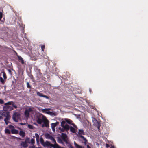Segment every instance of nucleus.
Instances as JSON below:
<instances>
[{
	"label": "nucleus",
	"mask_w": 148,
	"mask_h": 148,
	"mask_svg": "<svg viewBox=\"0 0 148 148\" xmlns=\"http://www.w3.org/2000/svg\"><path fill=\"white\" fill-rule=\"evenodd\" d=\"M87 148H90V146L88 145H87Z\"/></svg>",
	"instance_id": "obj_48"
},
{
	"label": "nucleus",
	"mask_w": 148,
	"mask_h": 148,
	"mask_svg": "<svg viewBox=\"0 0 148 148\" xmlns=\"http://www.w3.org/2000/svg\"><path fill=\"white\" fill-rule=\"evenodd\" d=\"M8 127L10 129V130H11V132L15 128L13 126L11 125H9L8 126Z\"/></svg>",
	"instance_id": "obj_23"
},
{
	"label": "nucleus",
	"mask_w": 148,
	"mask_h": 148,
	"mask_svg": "<svg viewBox=\"0 0 148 148\" xmlns=\"http://www.w3.org/2000/svg\"><path fill=\"white\" fill-rule=\"evenodd\" d=\"M27 87L29 88H31V86L29 84V82H27Z\"/></svg>",
	"instance_id": "obj_34"
},
{
	"label": "nucleus",
	"mask_w": 148,
	"mask_h": 148,
	"mask_svg": "<svg viewBox=\"0 0 148 148\" xmlns=\"http://www.w3.org/2000/svg\"><path fill=\"white\" fill-rule=\"evenodd\" d=\"M4 103V101L2 99H0V104H3Z\"/></svg>",
	"instance_id": "obj_35"
},
{
	"label": "nucleus",
	"mask_w": 148,
	"mask_h": 148,
	"mask_svg": "<svg viewBox=\"0 0 148 148\" xmlns=\"http://www.w3.org/2000/svg\"><path fill=\"white\" fill-rule=\"evenodd\" d=\"M40 142L41 143V144H42L43 145V144L45 142H44V141L43 140V138L42 137H41L40 138Z\"/></svg>",
	"instance_id": "obj_28"
},
{
	"label": "nucleus",
	"mask_w": 148,
	"mask_h": 148,
	"mask_svg": "<svg viewBox=\"0 0 148 148\" xmlns=\"http://www.w3.org/2000/svg\"><path fill=\"white\" fill-rule=\"evenodd\" d=\"M52 141V143L53 144H51V147L53 148H56L55 147H56L57 146L56 145H58L56 142L55 140L54 139Z\"/></svg>",
	"instance_id": "obj_12"
},
{
	"label": "nucleus",
	"mask_w": 148,
	"mask_h": 148,
	"mask_svg": "<svg viewBox=\"0 0 148 148\" xmlns=\"http://www.w3.org/2000/svg\"><path fill=\"white\" fill-rule=\"evenodd\" d=\"M4 116L6 117L4 119V121L6 125H7L9 123H10L9 121L10 118V116L9 114V112H7L6 114H4Z\"/></svg>",
	"instance_id": "obj_4"
},
{
	"label": "nucleus",
	"mask_w": 148,
	"mask_h": 148,
	"mask_svg": "<svg viewBox=\"0 0 148 148\" xmlns=\"http://www.w3.org/2000/svg\"><path fill=\"white\" fill-rule=\"evenodd\" d=\"M110 148H115L113 146H112Z\"/></svg>",
	"instance_id": "obj_49"
},
{
	"label": "nucleus",
	"mask_w": 148,
	"mask_h": 148,
	"mask_svg": "<svg viewBox=\"0 0 148 148\" xmlns=\"http://www.w3.org/2000/svg\"><path fill=\"white\" fill-rule=\"evenodd\" d=\"M81 137L85 141V142H86V138L83 136H81Z\"/></svg>",
	"instance_id": "obj_39"
},
{
	"label": "nucleus",
	"mask_w": 148,
	"mask_h": 148,
	"mask_svg": "<svg viewBox=\"0 0 148 148\" xmlns=\"http://www.w3.org/2000/svg\"><path fill=\"white\" fill-rule=\"evenodd\" d=\"M18 58L20 61V62L22 64H23L24 63V60L22 57L18 55L17 56Z\"/></svg>",
	"instance_id": "obj_13"
},
{
	"label": "nucleus",
	"mask_w": 148,
	"mask_h": 148,
	"mask_svg": "<svg viewBox=\"0 0 148 148\" xmlns=\"http://www.w3.org/2000/svg\"><path fill=\"white\" fill-rule=\"evenodd\" d=\"M11 132L12 134H17L19 133L18 131L15 129L12 130Z\"/></svg>",
	"instance_id": "obj_18"
},
{
	"label": "nucleus",
	"mask_w": 148,
	"mask_h": 148,
	"mask_svg": "<svg viewBox=\"0 0 148 148\" xmlns=\"http://www.w3.org/2000/svg\"><path fill=\"white\" fill-rule=\"evenodd\" d=\"M45 113H47L51 116H55L56 115V114L51 112H45Z\"/></svg>",
	"instance_id": "obj_16"
},
{
	"label": "nucleus",
	"mask_w": 148,
	"mask_h": 148,
	"mask_svg": "<svg viewBox=\"0 0 148 148\" xmlns=\"http://www.w3.org/2000/svg\"><path fill=\"white\" fill-rule=\"evenodd\" d=\"M56 145L57 146L56 147H55L56 148H64V147H60V146H59V145Z\"/></svg>",
	"instance_id": "obj_38"
},
{
	"label": "nucleus",
	"mask_w": 148,
	"mask_h": 148,
	"mask_svg": "<svg viewBox=\"0 0 148 148\" xmlns=\"http://www.w3.org/2000/svg\"><path fill=\"white\" fill-rule=\"evenodd\" d=\"M65 121L68 124H71L72 125H73V124H74L73 123V122L71 120L68 119H66V120Z\"/></svg>",
	"instance_id": "obj_17"
},
{
	"label": "nucleus",
	"mask_w": 148,
	"mask_h": 148,
	"mask_svg": "<svg viewBox=\"0 0 148 148\" xmlns=\"http://www.w3.org/2000/svg\"><path fill=\"white\" fill-rule=\"evenodd\" d=\"M63 127L64 130L66 131H68L69 129L70 126L68 124H66Z\"/></svg>",
	"instance_id": "obj_14"
},
{
	"label": "nucleus",
	"mask_w": 148,
	"mask_h": 148,
	"mask_svg": "<svg viewBox=\"0 0 148 148\" xmlns=\"http://www.w3.org/2000/svg\"><path fill=\"white\" fill-rule=\"evenodd\" d=\"M3 16L2 12H0V20L2 18Z\"/></svg>",
	"instance_id": "obj_36"
},
{
	"label": "nucleus",
	"mask_w": 148,
	"mask_h": 148,
	"mask_svg": "<svg viewBox=\"0 0 148 148\" xmlns=\"http://www.w3.org/2000/svg\"><path fill=\"white\" fill-rule=\"evenodd\" d=\"M2 74L3 77L4 79L6 80L7 79V77L6 76V75L5 72L3 71L1 72V73L0 74V77L1 76V75Z\"/></svg>",
	"instance_id": "obj_15"
},
{
	"label": "nucleus",
	"mask_w": 148,
	"mask_h": 148,
	"mask_svg": "<svg viewBox=\"0 0 148 148\" xmlns=\"http://www.w3.org/2000/svg\"><path fill=\"white\" fill-rule=\"evenodd\" d=\"M51 136L48 134H46L45 135L46 138L47 139H49Z\"/></svg>",
	"instance_id": "obj_26"
},
{
	"label": "nucleus",
	"mask_w": 148,
	"mask_h": 148,
	"mask_svg": "<svg viewBox=\"0 0 148 148\" xmlns=\"http://www.w3.org/2000/svg\"><path fill=\"white\" fill-rule=\"evenodd\" d=\"M89 90H90V89Z\"/></svg>",
	"instance_id": "obj_54"
},
{
	"label": "nucleus",
	"mask_w": 148,
	"mask_h": 148,
	"mask_svg": "<svg viewBox=\"0 0 148 148\" xmlns=\"http://www.w3.org/2000/svg\"><path fill=\"white\" fill-rule=\"evenodd\" d=\"M37 94L38 95L41 97H43V95L42 93H41L39 92H38L37 93Z\"/></svg>",
	"instance_id": "obj_31"
},
{
	"label": "nucleus",
	"mask_w": 148,
	"mask_h": 148,
	"mask_svg": "<svg viewBox=\"0 0 148 148\" xmlns=\"http://www.w3.org/2000/svg\"><path fill=\"white\" fill-rule=\"evenodd\" d=\"M92 120L93 123V125L96 126L98 128L99 131L100 130V127L101 126V123L99 121H97L94 117H92Z\"/></svg>",
	"instance_id": "obj_2"
},
{
	"label": "nucleus",
	"mask_w": 148,
	"mask_h": 148,
	"mask_svg": "<svg viewBox=\"0 0 148 148\" xmlns=\"http://www.w3.org/2000/svg\"><path fill=\"white\" fill-rule=\"evenodd\" d=\"M78 134L79 135L84 134V131L83 130H79Z\"/></svg>",
	"instance_id": "obj_27"
},
{
	"label": "nucleus",
	"mask_w": 148,
	"mask_h": 148,
	"mask_svg": "<svg viewBox=\"0 0 148 148\" xmlns=\"http://www.w3.org/2000/svg\"><path fill=\"white\" fill-rule=\"evenodd\" d=\"M2 118V116H0V120Z\"/></svg>",
	"instance_id": "obj_52"
},
{
	"label": "nucleus",
	"mask_w": 148,
	"mask_h": 148,
	"mask_svg": "<svg viewBox=\"0 0 148 148\" xmlns=\"http://www.w3.org/2000/svg\"><path fill=\"white\" fill-rule=\"evenodd\" d=\"M20 146H21V148H26L28 146V144L26 143L25 141H21L20 144Z\"/></svg>",
	"instance_id": "obj_9"
},
{
	"label": "nucleus",
	"mask_w": 148,
	"mask_h": 148,
	"mask_svg": "<svg viewBox=\"0 0 148 148\" xmlns=\"http://www.w3.org/2000/svg\"><path fill=\"white\" fill-rule=\"evenodd\" d=\"M43 124L42 125V127H49L48 121L46 118L43 119Z\"/></svg>",
	"instance_id": "obj_7"
},
{
	"label": "nucleus",
	"mask_w": 148,
	"mask_h": 148,
	"mask_svg": "<svg viewBox=\"0 0 148 148\" xmlns=\"http://www.w3.org/2000/svg\"><path fill=\"white\" fill-rule=\"evenodd\" d=\"M54 138L52 136H51L50 138H49V139H50L51 141H52Z\"/></svg>",
	"instance_id": "obj_42"
},
{
	"label": "nucleus",
	"mask_w": 148,
	"mask_h": 148,
	"mask_svg": "<svg viewBox=\"0 0 148 148\" xmlns=\"http://www.w3.org/2000/svg\"><path fill=\"white\" fill-rule=\"evenodd\" d=\"M8 71H9V72H10V73L11 72V71L10 70H9Z\"/></svg>",
	"instance_id": "obj_50"
},
{
	"label": "nucleus",
	"mask_w": 148,
	"mask_h": 148,
	"mask_svg": "<svg viewBox=\"0 0 148 148\" xmlns=\"http://www.w3.org/2000/svg\"><path fill=\"white\" fill-rule=\"evenodd\" d=\"M5 106L3 107L4 111H11L13 109V107L16 108L17 106L15 104V103L12 101H9L4 104Z\"/></svg>",
	"instance_id": "obj_1"
},
{
	"label": "nucleus",
	"mask_w": 148,
	"mask_h": 148,
	"mask_svg": "<svg viewBox=\"0 0 148 148\" xmlns=\"http://www.w3.org/2000/svg\"><path fill=\"white\" fill-rule=\"evenodd\" d=\"M56 123V125H58V124H59V122H57L56 123Z\"/></svg>",
	"instance_id": "obj_46"
},
{
	"label": "nucleus",
	"mask_w": 148,
	"mask_h": 148,
	"mask_svg": "<svg viewBox=\"0 0 148 148\" xmlns=\"http://www.w3.org/2000/svg\"><path fill=\"white\" fill-rule=\"evenodd\" d=\"M66 124V123L65 121H62V122H61V126L62 127H63Z\"/></svg>",
	"instance_id": "obj_25"
},
{
	"label": "nucleus",
	"mask_w": 148,
	"mask_h": 148,
	"mask_svg": "<svg viewBox=\"0 0 148 148\" xmlns=\"http://www.w3.org/2000/svg\"><path fill=\"white\" fill-rule=\"evenodd\" d=\"M12 137H14V138H17V137H16L15 136H13Z\"/></svg>",
	"instance_id": "obj_53"
},
{
	"label": "nucleus",
	"mask_w": 148,
	"mask_h": 148,
	"mask_svg": "<svg viewBox=\"0 0 148 148\" xmlns=\"http://www.w3.org/2000/svg\"><path fill=\"white\" fill-rule=\"evenodd\" d=\"M35 136L36 141L38 142L39 141V136L37 133H35Z\"/></svg>",
	"instance_id": "obj_20"
},
{
	"label": "nucleus",
	"mask_w": 148,
	"mask_h": 148,
	"mask_svg": "<svg viewBox=\"0 0 148 148\" xmlns=\"http://www.w3.org/2000/svg\"><path fill=\"white\" fill-rule=\"evenodd\" d=\"M5 80L4 79V78L3 79L1 76L0 77V81L1 83H4Z\"/></svg>",
	"instance_id": "obj_29"
},
{
	"label": "nucleus",
	"mask_w": 148,
	"mask_h": 148,
	"mask_svg": "<svg viewBox=\"0 0 148 148\" xmlns=\"http://www.w3.org/2000/svg\"><path fill=\"white\" fill-rule=\"evenodd\" d=\"M77 148H82V147L78 145L77 146H76Z\"/></svg>",
	"instance_id": "obj_41"
},
{
	"label": "nucleus",
	"mask_w": 148,
	"mask_h": 148,
	"mask_svg": "<svg viewBox=\"0 0 148 148\" xmlns=\"http://www.w3.org/2000/svg\"><path fill=\"white\" fill-rule=\"evenodd\" d=\"M20 114L18 112H15L12 116V119L15 122H18L20 119Z\"/></svg>",
	"instance_id": "obj_3"
},
{
	"label": "nucleus",
	"mask_w": 148,
	"mask_h": 148,
	"mask_svg": "<svg viewBox=\"0 0 148 148\" xmlns=\"http://www.w3.org/2000/svg\"><path fill=\"white\" fill-rule=\"evenodd\" d=\"M43 97L45 98H46L47 99H49V97L48 96H46V95H43Z\"/></svg>",
	"instance_id": "obj_40"
},
{
	"label": "nucleus",
	"mask_w": 148,
	"mask_h": 148,
	"mask_svg": "<svg viewBox=\"0 0 148 148\" xmlns=\"http://www.w3.org/2000/svg\"><path fill=\"white\" fill-rule=\"evenodd\" d=\"M33 110L31 108H29L26 109L25 111V115L26 118H28L29 116V114L30 112H32Z\"/></svg>",
	"instance_id": "obj_5"
},
{
	"label": "nucleus",
	"mask_w": 148,
	"mask_h": 148,
	"mask_svg": "<svg viewBox=\"0 0 148 148\" xmlns=\"http://www.w3.org/2000/svg\"><path fill=\"white\" fill-rule=\"evenodd\" d=\"M35 143L34 139L33 138H32L30 141V143L32 144H33Z\"/></svg>",
	"instance_id": "obj_30"
},
{
	"label": "nucleus",
	"mask_w": 148,
	"mask_h": 148,
	"mask_svg": "<svg viewBox=\"0 0 148 148\" xmlns=\"http://www.w3.org/2000/svg\"><path fill=\"white\" fill-rule=\"evenodd\" d=\"M5 132L6 134H10L11 133L10 130L8 129L7 128L5 129Z\"/></svg>",
	"instance_id": "obj_21"
},
{
	"label": "nucleus",
	"mask_w": 148,
	"mask_h": 148,
	"mask_svg": "<svg viewBox=\"0 0 148 148\" xmlns=\"http://www.w3.org/2000/svg\"><path fill=\"white\" fill-rule=\"evenodd\" d=\"M27 143V144L30 143V140L29 138L28 137L26 138L25 139V141Z\"/></svg>",
	"instance_id": "obj_22"
},
{
	"label": "nucleus",
	"mask_w": 148,
	"mask_h": 148,
	"mask_svg": "<svg viewBox=\"0 0 148 148\" xmlns=\"http://www.w3.org/2000/svg\"><path fill=\"white\" fill-rule=\"evenodd\" d=\"M18 129L20 130L19 133V134L20 136L22 137L23 138L25 135V133L21 129L18 128Z\"/></svg>",
	"instance_id": "obj_10"
},
{
	"label": "nucleus",
	"mask_w": 148,
	"mask_h": 148,
	"mask_svg": "<svg viewBox=\"0 0 148 148\" xmlns=\"http://www.w3.org/2000/svg\"><path fill=\"white\" fill-rule=\"evenodd\" d=\"M72 125L73 127L70 126L69 129L70 130L72 133L76 134V131H77V128L75 124H73Z\"/></svg>",
	"instance_id": "obj_6"
},
{
	"label": "nucleus",
	"mask_w": 148,
	"mask_h": 148,
	"mask_svg": "<svg viewBox=\"0 0 148 148\" xmlns=\"http://www.w3.org/2000/svg\"><path fill=\"white\" fill-rule=\"evenodd\" d=\"M28 127L30 129H34V127L32 125H28Z\"/></svg>",
	"instance_id": "obj_33"
},
{
	"label": "nucleus",
	"mask_w": 148,
	"mask_h": 148,
	"mask_svg": "<svg viewBox=\"0 0 148 148\" xmlns=\"http://www.w3.org/2000/svg\"><path fill=\"white\" fill-rule=\"evenodd\" d=\"M60 129L61 131L62 132H64V130H64V129L63 127L61 129V128H60Z\"/></svg>",
	"instance_id": "obj_43"
},
{
	"label": "nucleus",
	"mask_w": 148,
	"mask_h": 148,
	"mask_svg": "<svg viewBox=\"0 0 148 148\" xmlns=\"http://www.w3.org/2000/svg\"><path fill=\"white\" fill-rule=\"evenodd\" d=\"M20 124H21V125H24V124H23V123H20Z\"/></svg>",
	"instance_id": "obj_51"
},
{
	"label": "nucleus",
	"mask_w": 148,
	"mask_h": 148,
	"mask_svg": "<svg viewBox=\"0 0 148 148\" xmlns=\"http://www.w3.org/2000/svg\"><path fill=\"white\" fill-rule=\"evenodd\" d=\"M61 137L63 139V140L66 143H67V136L65 134L62 133L61 135Z\"/></svg>",
	"instance_id": "obj_8"
},
{
	"label": "nucleus",
	"mask_w": 148,
	"mask_h": 148,
	"mask_svg": "<svg viewBox=\"0 0 148 148\" xmlns=\"http://www.w3.org/2000/svg\"><path fill=\"white\" fill-rule=\"evenodd\" d=\"M43 121V119H41L40 118H38L37 120V122L39 124H41Z\"/></svg>",
	"instance_id": "obj_19"
},
{
	"label": "nucleus",
	"mask_w": 148,
	"mask_h": 148,
	"mask_svg": "<svg viewBox=\"0 0 148 148\" xmlns=\"http://www.w3.org/2000/svg\"><path fill=\"white\" fill-rule=\"evenodd\" d=\"M52 129V130L53 131V132H54L55 131V128H51Z\"/></svg>",
	"instance_id": "obj_47"
},
{
	"label": "nucleus",
	"mask_w": 148,
	"mask_h": 148,
	"mask_svg": "<svg viewBox=\"0 0 148 148\" xmlns=\"http://www.w3.org/2000/svg\"><path fill=\"white\" fill-rule=\"evenodd\" d=\"M50 148H51L50 147Z\"/></svg>",
	"instance_id": "obj_55"
},
{
	"label": "nucleus",
	"mask_w": 148,
	"mask_h": 148,
	"mask_svg": "<svg viewBox=\"0 0 148 148\" xmlns=\"http://www.w3.org/2000/svg\"><path fill=\"white\" fill-rule=\"evenodd\" d=\"M106 147L107 148H108L109 147V145L108 144H107L106 145Z\"/></svg>",
	"instance_id": "obj_45"
},
{
	"label": "nucleus",
	"mask_w": 148,
	"mask_h": 148,
	"mask_svg": "<svg viewBox=\"0 0 148 148\" xmlns=\"http://www.w3.org/2000/svg\"><path fill=\"white\" fill-rule=\"evenodd\" d=\"M51 144L50 142L48 141H46L45 142H44V143L43 145L44 146V147H48L49 146L51 147Z\"/></svg>",
	"instance_id": "obj_11"
},
{
	"label": "nucleus",
	"mask_w": 148,
	"mask_h": 148,
	"mask_svg": "<svg viewBox=\"0 0 148 148\" xmlns=\"http://www.w3.org/2000/svg\"><path fill=\"white\" fill-rule=\"evenodd\" d=\"M56 126V125L55 123H53L51 124V128H55Z\"/></svg>",
	"instance_id": "obj_32"
},
{
	"label": "nucleus",
	"mask_w": 148,
	"mask_h": 148,
	"mask_svg": "<svg viewBox=\"0 0 148 148\" xmlns=\"http://www.w3.org/2000/svg\"><path fill=\"white\" fill-rule=\"evenodd\" d=\"M74 144L75 147L78 146V145L75 143V142H74Z\"/></svg>",
	"instance_id": "obj_44"
},
{
	"label": "nucleus",
	"mask_w": 148,
	"mask_h": 148,
	"mask_svg": "<svg viewBox=\"0 0 148 148\" xmlns=\"http://www.w3.org/2000/svg\"><path fill=\"white\" fill-rule=\"evenodd\" d=\"M51 110L50 108H47L42 109V112L43 113H45V112H49V110Z\"/></svg>",
	"instance_id": "obj_24"
},
{
	"label": "nucleus",
	"mask_w": 148,
	"mask_h": 148,
	"mask_svg": "<svg viewBox=\"0 0 148 148\" xmlns=\"http://www.w3.org/2000/svg\"><path fill=\"white\" fill-rule=\"evenodd\" d=\"M41 49H42V51H44V48H45V46L44 45H43L41 46Z\"/></svg>",
	"instance_id": "obj_37"
}]
</instances>
